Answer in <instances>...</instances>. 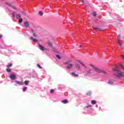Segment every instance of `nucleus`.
Segmentation results:
<instances>
[{
    "mask_svg": "<svg viewBox=\"0 0 124 124\" xmlns=\"http://www.w3.org/2000/svg\"><path fill=\"white\" fill-rule=\"evenodd\" d=\"M29 83H30V81L25 80L24 82V84L26 85H29Z\"/></svg>",
    "mask_w": 124,
    "mask_h": 124,
    "instance_id": "nucleus-19",
    "label": "nucleus"
},
{
    "mask_svg": "<svg viewBox=\"0 0 124 124\" xmlns=\"http://www.w3.org/2000/svg\"><path fill=\"white\" fill-rule=\"evenodd\" d=\"M37 65L38 67H39V68H40V69H42V67H41L39 64H38Z\"/></svg>",
    "mask_w": 124,
    "mask_h": 124,
    "instance_id": "nucleus-30",
    "label": "nucleus"
},
{
    "mask_svg": "<svg viewBox=\"0 0 124 124\" xmlns=\"http://www.w3.org/2000/svg\"><path fill=\"white\" fill-rule=\"evenodd\" d=\"M47 44L48 46H49V47H53V45L52 44V43H51V42L50 41L47 42Z\"/></svg>",
    "mask_w": 124,
    "mask_h": 124,
    "instance_id": "nucleus-14",
    "label": "nucleus"
},
{
    "mask_svg": "<svg viewBox=\"0 0 124 124\" xmlns=\"http://www.w3.org/2000/svg\"><path fill=\"white\" fill-rule=\"evenodd\" d=\"M6 71L7 72H11V69H6Z\"/></svg>",
    "mask_w": 124,
    "mask_h": 124,
    "instance_id": "nucleus-25",
    "label": "nucleus"
},
{
    "mask_svg": "<svg viewBox=\"0 0 124 124\" xmlns=\"http://www.w3.org/2000/svg\"><path fill=\"white\" fill-rule=\"evenodd\" d=\"M94 70L97 73H102L103 74H104V75H107V73L106 72V71L99 69L98 67H96V68H94Z\"/></svg>",
    "mask_w": 124,
    "mask_h": 124,
    "instance_id": "nucleus-2",
    "label": "nucleus"
},
{
    "mask_svg": "<svg viewBox=\"0 0 124 124\" xmlns=\"http://www.w3.org/2000/svg\"><path fill=\"white\" fill-rule=\"evenodd\" d=\"M16 84H18V85H19V86L24 85V83H23V82H21L19 81H16Z\"/></svg>",
    "mask_w": 124,
    "mask_h": 124,
    "instance_id": "nucleus-10",
    "label": "nucleus"
},
{
    "mask_svg": "<svg viewBox=\"0 0 124 124\" xmlns=\"http://www.w3.org/2000/svg\"><path fill=\"white\" fill-rule=\"evenodd\" d=\"M93 15L95 17V16H96V13H93Z\"/></svg>",
    "mask_w": 124,
    "mask_h": 124,
    "instance_id": "nucleus-35",
    "label": "nucleus"
},
{
    "mask_svg": "<svg viewBox=\"0 0 124 124\" xmlns=\"http://www.w3.org/2000/svg\"><path fill=\"white\" fill-rule=\"evenodd\" d=\"M23 22V19L22 18H20L18 20V23L20 24L21 23Z\"/></svg>",
    "mask_w": 124,
    "mask_h": 124,
    "instance_id": "nucleus-20",
    "label": "nucleus"
},
{
    "mask_svg": "<svg viewBox=\"0 0 124 124\" xmlns=\"http://www.w3.org/2000/svg\"><path fill=\"white\" fill-rule=\"evenodd\" d=\"M13 64H10L7 66V67H11V66H12Z\"/></svg>",
    "mask_w": 124,
    "mask_h": 124,
    "instance_id": "nucleus-33",
    "label": "nucleus"
},
{
    "mask_svg": "<svg viewBox=\"0 0 124 124\" xmlns=\"http://www.w3.org/2000/svg\"><path fill=\"white\" fill-rule=\"evenodd\" d=\"M108 84H112V83H111L110 82H108Z\"/></svg>",
    "mask_w": 124,
    "mask_h": 124,
    "instance_id": "nucleus-42",
    "label": "nucleus"
},
{
    "mask_svg": "<svg viewBox=\"0 0 124 124\" xmlns=\"http://www.w3.org/2000/svg\"><path fill=\"white\" fill-rule=\"evenodd\" d=\"M118 43V45H119V46H120V47H122V44H121V42H119Z\"/></svg>",
    "mask_w": 124,
    "mask_h": 124,
    "instance_id": "nucleus-34",
    "label": "nucleus"
},
{
    "mask_svg": "<svg viewBox=\"0 0 124 124\" xmlns=\"http://www.w3.org/2000/svg\"><path fill=\"white\" fill-rule=\"evenodd\" d=\"M55 92V91L53 89H51L50 90V93H54Z\"/></svg>",
    "mask_w": 124,
    "mask_h": 124,
    "instance_id": "nucleus-32",
    "label": "nucleus"
},
{
    "mask_svg": "<svg viewBox=\"0 0 124 124\" xmlns=\"http://www.w3.org/2000/svg\"><path fill=\"white\" fill-rule=\"evenodd\" d=\"M93 30H94L95 31H102V29L101 28H93Z\"/></svg>",
    "mask_w": 124,
    "mask_h": 124,
    "instance_id": "nucleus-17",
    "label": "nucleus"
},
{
    "mask_svg": "<svg viewBox=\"0 0 124 124\" xmlns=\"http://www.w3.org/2000/svg\"><path fill=\"white\" fill-rule=\"evenodd\" d=\"M34 39V38H33V37H31V40H33Z\"/></svg>",
    "mask_w": 124,
    "mask_h": 124,
    "instance_id": "nucleus-38",
    "label": "nucleus"
},
{
    "mask_svg": "<svg viewBox=\"0 0 124 124\" xmlns=\"http://www.w3.org/2000/svg\"><path fill=\"white\" fill-rule=\"evenodd\" d=\"M90 66H91V67H93L94 70V68H96V67L94 65H93V64H90Z\"/></svg>",
    "mask_w": 124,
    "mask_h": 124,
    "instance_id": "nucleus-24",
    "label": "nucleus"
},
{
    "mask_svg": "<svg viewBox=\"0 0 124 124\" xmlns=\"http://www.w3.org/2000/svg\"><path fill=\"white\" fill-rule=\"evenodd\" d=\"M92 73V71L89 70L87 71L86 75H89V74H91Z\"/></svg>",
    "mask_w": 124,
    "mask_h": 124,
    "instance_id": "nucleus-18",
    "label": "nucleus"
},
{
    "mask_svg": "<svg viewBox=\"0 0 124 124\" xmlns=\"http://www.w3.org/2000/svg\"><path fill=\"white\" fill-rule=\"evenodd\" d=\"M66 67L68 68V69H70L73 67V64L69 63Z\"/></svg>",
    "mask_w": 124,
    "mask_h": 124,
    "instance_id": "nucleus-5",
    "label": "nucleus"
},
{
    "mask_svg": "<svg viewBox=\"0 0 124 124\" xmlns=\"http://www.w3.org/2000/svg\"><path fill=\"white\" fill-rule=\"evenodd\" d=\"M113 71H114L115 72L114 73V76L116 77H117L118 79H121L122 77H124V73L119 70V69H118L117 67H114L113 69Z\"/></svg>",
    "mask_w": 124,
    "mask_h": 124,
    "instance_id": "nucleus-1",
    "label": "nucleus"
},
{
    "mask_svg": "<svg viewBox=\"0 0 124 124\" xmlns=\"http://www.w3.org/2000/svg\"><path fill=\"white\" fill-rule=\"evenodd\" d=\"M27 89H28V88L27 87H24L23 88V92H26V91H27Z\"/></svg>",
    "mask_w": 124,
    "mask_h": 124,
    "instance_id": "nucleus-31",
    "label": "nucleus"
},
{
    "mask_svg": "<svg viewBox=\"0 0 124 124\" xmlns=\"http://www.w3.org/2000/svg\"><path fill=\"white\" fill-rule=\"evenodd\" d=\"M76 68H77V70H80L81 69V67H80V65L78 63H76Z\"/></svg>",
    "mask_w": 124,
    "mask_h": 124,
    "instance_id": "nucleus-6",
    "label": "nucleus"
},
{
    "mask_svg": "<svg viewBox=\"0 0 124 124\" xmlns=\"http://www.w3.org/2000/svg\"><path fill=\"white\" fill-rule=\"evenodd\" d=\"M65 64H68V63H67V62H66V63H65Z\"/></svg>",
    "mask_w": 124,
    "mask_h": 124,
    "instance_id": "nucleus-43",
    "label": "nucleus"
},
{
    "mask_svg": "<svg viewBox=\"0 0 124 124\" xmlns=\"http://www.w3.org/2000/svg\"><path fill=\"white\" fill-rule=\"evenodd\" d=\"M71 75L72 76H74V77H78L79 76V75L78 74H77L74 72H72L71 73Z\"/></svg>",
    "mask_w": 124,
    "mask_h": 124,
    "instance_id": "nucleus-9",
    "label": "nucleus"
},
{
    "mask_svg": "<svg viewBox=\"0 0 124 124\" xmlns=\"http://www.w3.org/2000/svg\"><path fill=\"white\" fill-rule=\"evenodd\" d=\"M121 57L122 59H124V55H121Z\"/></svg>",
    "mask_w": 124,
    "mask_h": 124,
    "instance_id": "nucleus-39",
    "label": "nucleus"
},
{
    "mask_svg": "<svg viewBox=\"0 0 124 124\" xmlns=\"http://www.w3.org/2000/svg\"><path fill=\"white\" fill-rule=\"evenodd\" d=\"M62 103H63L64 104H66L68 102V100H63L61 101Z\"/></svg>",
    "mask_w": 124,
    "mask_h": 124,
    "instance_id": "nucleus-13",
    "label": "nucleus"
},
{
    "mask_svg": "<svg viewBox=\"0 0 124 124\" xmlns=\"http://www.w3.org/2000/svg\"><path fill=\"white\" fill-rule=\"evenodd\" d=\"M10 78L11 79V80H15V78H16V76L15 75H11L10 77Z\"/></svg>",
    "mask_w": 124,
    "mask_h": 124,
    "instance_id": "nucleus-8",
    "label": "nucleus"
},
{
    "mask_svg": "<svg viewBox=\"0 0 124 124\" xmlns=\"http://www.w3.org/2000/svg\"><path fill=\"white\" fill-rule=\"evenodd\" d=\"M31 31L33 33L34 37H37V35L35 33V32H34V30L31 29Z\"/></svg>",
    "mask_w": 124,
    "mask_h": 124,
    "instance_id": "nucleus-11",
    "label": "nucleus"
},
{
    "mask_svg": "<svg viewBox=\"0 0 124 124\" xmlns=\"http://www.w3.org/2000/svg\"><path fill=\"white\" fill-rule=\"evenodd\" d=\"M81 1L82 3H84V0H80Z\"/></svg>",
    "mask_w": 124,
    "mask_h": 124,
    "instance_id": "nucleus-37",
    "label": "nucleus"
},
{
    "mask_svg": "<svg viewBox=\"0 0 124 124\" xmlns=\"http://www.w3.org/2000/svg\"><path fill=\"white\" fill-rule=\"evenodd\" d=\"M21 14H17V15H16V18H21Z\"/></svg>",
    "mask_w": 124,
    "mask_h": 124,
    "instance_id": "nucleus-15",
    "label": "nucleus"
},
{
    "mask_svg": "<svg viewBox=\"0 0 124 124\" xmlns=\"http://www.w3.org/2000/svg\"><path fill=\"white\" fill-rule=\"evenodd\" d=\"M5 4H6V5H8L9 6H10L11 7V6H12V5H11L10 4V3L7 2H5Z\"/></svg>",
    "mask_w": 124,
    "mask_h": 124,
    "instance_id": "nucleus-22",
    "label": "nucleus"
},
{
    "mask_svg": "<svg viewBox=\"0 0 124 124\" xmlns=\"http://www.w3.org/2000/svg\"><path fill=\"white\" fill-rule=\"evenodd\" d=\"M83 45H84L83 44H81L79 46H83Z\"/></svg>",
    "mask_w": 124,
    "mask_h": 124,
    "instance_id": "nucleus-40",
    "label": "nucleus"
},
{
    "mask_svg": "<svg viewBox=\"0 0 124 124\" xmlns=\"http://www.w3.org/2000/svg\"><path fill=\"white\" fill-rule=\"evenodd\" d=\"M2 37V35H0V38H1Z\"/></svg>",
    "mask_w": 124,
    "mask_h": 124,
    "instance_id": "nucleus-41",
    "label": "nucleus"
},
{
    "mask_svg": "<svg viewBox=\"0 0 124 124\" xmlns=\"http://www.w3.org/2000/svg\"><path fill=\"white\" fill-rule=\"evenodd\" d=\"M24 26L26 28H29L30 27V23L28 21H25L24 22Z\"/></svg>",
    "mask_w": 124,
    "mask_h": 124,
    "instance_id": "nucleus-4",
    "label": "nucleus"
},
{
    "mask_svg": "<svg viewBox=\"0 0 124 124\" xmlns=\"http://www.w3.org/2000/svg\"><path fill=\"white\" fill-rule=\"evenodd\" d=\"M38 45L40 50H41L42 51H44V50H45L44 47L40 45V43H38Z\"/></svg>",
    "mask_w": 124,
    "mask_h": 124,
    "instance_id": "nucleus-3",
    "label": "nucleus"
},
{
    "mask_svg": "<svg viewBox=\"0 0 124 124\" xmlns=\"http://www.w3.org/2000/svg\"><path fill=\"white\" fill-rule=\"evenodd\" d=\"M21 13L23 15H24V16H26V12H25V11H22Z\"/></svg>",
    "mask_w": 124,
    "mask_h": 124,
    "instance_id": "nucleus-26",
    "label": "nucleus"
},
{
    "mask_svg": "<svg viewBox=\"0 0 124 124\" xmlns=\"http://www.w3.org/2000/svg\"><path fill=\"white\" fill-rule=\"evenodd\" d=\"M91 103L93 105H95V104L97 103V102L94 100H93L91 101Z\"/></svg>",
    "mask_w": 124,
    "mask_h": 124,
    "instance_id": "nucleus-12",
    "label": "nucleus"
},
{
    "mask_svg": "<svg viewBox=\"0 0 124 124\" xmlns=\"http://www.w3.org/2000/svg\"><path fill=\"white\" fill-rule=\"evenodd\" d=\"M56 57L58 58V59H61V56H60V55H56Z\"/></svg>",
    "mask_w": 124,
    "mask_h": 124,
    "instance_id": "nucleus-36",
    "label": "nucleus"
},
{
    "mask_svg": "<svg viewBox=\"0 0 124 124\" xmlns=\"http://www.w3.org/2000/svg\"><path fill=\"white\" fill-rule=\"evenodd\" d=\"M78 62L80 63V64H81V65L83 66V67H84V68H87V66L85 64L82 63L81 62H80V60H78Z\"/></svg>",
    "mask_w": 124,
    "mask_h": 124,
    "instance_id": "nucleus-7",
    "label": "nucleus"
},
{
    "mask_svg": "<svg viewBox=\"0 0 124 124\" xmlns=\"http://www.w3.org/2000/svg\"><path fill=\"white\" fill-rule=\"evenodd\" d=\"M11 7H12L13 8H14V9H15L16 10H17V8L14 6L12 5Z\"/></svg>",
    "mask_w": 124,
    "mask_h": 124,
    "instance_id": "nucleus-28",
    "label": "nucleus"
},
{
    "mask_svg": "<svg viewBox=\"0 0 124 124\" xmlns=\"http://www.w3.org/2000/svg\"><path fill=\"white\" fill-rule=\"evenodd\" d=\"M33 41H35V42H37V44L39 43V42H38V40H37L36 39H33Z\"/></svg>",
    "mask_w": 124,
    "mask_h": 124,
    "instance_id": "nucleus-23",
    "label": "nucleus"
},
{
    "mask_svg": "<svg viewBox=\"0 0 124 124\" xmlns=\"http://www.w3.org/2000/svg\"><path fill=\"white\" fill-rule=\"evenodd\" d=\"M118 42H121V35L118 36Z\"/></svg>",
    "mask_w": 124,
    "mask_h": 124,
    "instance_id": "nucleus-21",
    "label": "nucleus"
},
{
    "mask_svg": "<svg viewBox=\"0 0 124 124\" xmlns=\"http://www.w3.org/2000/svg\"><path fill=\"white\" fill-rule=\"evenodd\" d=\"M86 95H88L89 96H91L92 95V92H89L86 93Z\"/></svg>",
    "mask_w": 124,
    "mask_h": 124,
    "instance_id": "nucleus-16",
    "label": "nucleus"
},
{
    "mask_svg": "<svg viewBox=\"0 0 124 124\" xmlns=\"http://www.w3.org/2000/svg\"><path fill=\"white\" fill-rule=\"evenodd\" d=\"M13 18H15V12L12 13Z\"/></svg>",
    "mask_w": 124,
    "mask_h": 124,
    "instance_id": "nucleus-27",
    "label": "nucleus"
},
{
    "mask_svg": "<svg viewBox=\"0 0 124 124\" xmlns=\"http://www.w3.org/2000/svg\"><path fill=\"white\" fill-rule=\"evenodd\" d=\"M39 14H40V15L41 16H43V14L42 13V11L39 12Z\"/></svg>",
    "mask_w": 124,
    "mask_h": 124,
    "instance_id": "nucleus-29",
    "label": "nucleus"
}]
</instances>
